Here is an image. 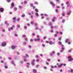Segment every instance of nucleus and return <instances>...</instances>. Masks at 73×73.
<instances>
[{"label":"nucleus","mask_w":73,"mask_h":73,"mask_svg":"<svg viewBox=\"0 0 73 73\" xmlns=\"http://www.w3.org/2000/svg\"><path fill=\"white\" fill-rule=\"evenodd\" d=\"M68 61H69V62H71L72 61H73V59L72 58V57L70 56H69L68 57Z\"/></svg>","instance_id":"obj_1"},{"label":"nucleus","mask_w":73,"mask_h":73,"mask_svg":"<svg viewBox=\"0 0 73 73\" xmlns=\"http://www.w3.org/2000/svg\"><path fill=\"white\" fill-rule=\"evenodd\" d=\"M1 45L2 46H5V45H6V43H5V42H3L2 43Z\"/></svg>","instance_id":"obj_2"},{"label":"nucleus","mask_w":73,"mask_h":73,"mask_svg":"<svg viewBox=\"0 0 73 73\" xmlns=\"http://www.w3.org/2000/svg\"><path fill=\"white\" fill-rule=\"evenodd\" d=\"M0 12H4V9L2 8H0Z\"/></svg>","instance_id":"obj_3"},{"label":"nucleus","mask_w":73,"mask_h":73,"mask_svg":"<svg viewBox=\"0 0 73 73\" xmlns=\"http://www.w3.org/2000/svg\"><path fill=\"white\" fill-rule=\"evenodd\" d=\"M16 17H14L13 18V22H15L16 21Z\"/></svg>","instance_id":"obj_4"},{"label":"nucleus","mask_w":73,"mask_h":73,"mask_svg":"<svg viewBox=\"0 0 73 73\" xmlns=\"http://www.w3.org/2000/svg\"><path fill=\"white\" fill-rule=\"evenodd\" d=\"M62 65H64V64H61L59 65L58 66V68H61Z\"/></svg>","instance_id":"obj_5"},{"label":"nucleus","mask_w":73,"mask_h":73,"mask_svg":"<svg viewBox=\"0 0 73 73\" xmlns=\"http://www.w3.org/2000/svg\"><path fill=\"white\" fill-rule=\"evenodd\" d=\"M16 48V46H14L13 45H12L11 46V48L12 49H15Z\"/></svg>","instance_id":"obj_6"},{"label":"nucleus","mask_w":73,"mask_h":73,"mask_svg":"<svg viewBox=\"0 0 73 73\" xmlns=\"http://www.w3.org/2000/svg\"><path fill=\"white\" fill-rule=\"evenodd\" d=\"M33 72L34 73H37V71L35 69H34L33 70Z\"/></svg>","instance_id":"obj_7"},{"label":"nucleus","mask_w":73,"mask_h":73,"mask_svg":"<svg viewBox=\"0 0 73 73\" xmlns=\"http://www.w3.org/2000/svg\"><path fill=\"white\" fill-rule=\"evenodd\" d=\"M50 4H52V6H53V7H54V6H55V5H54V4L53 3V2H51L50 3Z\"/></svg>","instance_id":"obj_8"},{"label":"nucleus","mask_w":73,"mask_h":73,"mask_svg":"<svg viewBox=\"0 0 73 73\" xmlns=\"http://www.w3.org/2000/svg\"><path fill=\"white\" fill-rule=\"evenodd\" d=\"M11 6L12 7H13L15 6V4H14V3H12L11 4Z\"/></svg>","instance_id":"obj_9"},{"label":"nucleus","mask_w":73,"mask_h":73,"mask_svg":"<svg viewBox=\"0 0 73 73\" xmlns=\"http://www.w3.org/2000/svg\"><path fill=\"white\" fill-rule=\"evenodd\" d=\"M58 44H59V45H61V44H62V42H61V41H59L58 42Z\"/></svg>","instance_id":"obj_10"},{"label":"nucleus","mask_w":73,"mask_h":73,"mask_svg":"<svg viewBox=\"0 0 73 73\" xmlns=\"http://www.w3.org/2000/svg\"><path fill=\"white\" fill-rule=\"evenodd\" d=\"M49 44L50 45H52V44H53V42H52L50 41L49 42Z\"/></svg>","instance_id":"obj_11"},{"label":"nucleus","mask_w":73,"mask_h":73,"mask_svg":"<svg viewBox=\"0 0 73 73\" xmlns=\"http://www.w3.org/2000/svg\"><path fill=\"white\" fill-rule=\"evenodd\" d=\"M48 25H50V26H51L52 25V23L51 22H49V23H48Z\"/></svg>","instance_id":"obj_12"},{"label":"nucleus","mask_w":73,"mask_h":73,"mask_svg":"<svg viewBox=\"0 0 73 73\" xmlns=\"http://www.w3.org/2000/svg\"><path fill=\"white\" fill-rule=\"evenodd\" d=\"M31 64L33 65H35V63L33 62H31Z\"/></svg>","instance_id":"obj_13"},{"label":"nucleus","mask_w":73,"mask_h":73,"mask_svg":"<svg viewBox=\"0 0 73 73\" xmlns=\"http://www.w3.org/2000/svg\"><path fill=\"white\" fill-rule=\"evenodd\" d=\"M30 7H33V4L32 3L30 4Z\"/></svg>","instance_id":"obj_14"},{"label":"nucleus","mask_w":73,"mask_h":73,"mask_svg":"<svg viewBox=\"0 0 73 73\" xmlns=\"http://www.w3.org/2000/svg\"><path fill=\"white\" fill-rule=\"evenodd\" d=\"M35 11L36 12H38V9H35Z\"/></svg>","instance_id":"obj_15"},{"label":"nucleus","mask_w":73,"mask_h":73,"mask_svg":"<svg viewBox=\"0 0 73 73\" xmlns=\"http://www.w3.org/2000/svg\"><path fill=\"white\" fill-rule=\"evenodd\" d=\"M68 41H69V39H66L65 41L66 42H67Z\"/></svg>","instance_id":"obj_16"},{"label":"nucleus","mask_w":73,"mask_h":73,"mask_svg":"<svg viewBox=\"0 0 73 73\" xmlns=\"http://www.w3.org/2000/svg\"><path fill=\"white\" fill-rule=\"evenodd\" d=\"M23 8V7L21 6H19V8H20V9H21Z\"/></svg>","instance_id":"obj_17"},{"label":"nucleus","mask_w":73,"mask_h":73,"mask_svg":"<svg viewBox=\"0 0 73 73\" xmlns=\"http://www.w3.org/2000/svg\"><path fill=\"white\" fill-rule=\"evenodd\" d=\"M23 37H26V35H22Z\"/></svg>","instance_id":"obj_18"},{"label":"nucleus","mask_w":73,"mask_h":73,"mask_svg":"<svg viewBox=\"0 0 73 73\" xmlns=\"http://www.w3.org/2000/svg\"><path fill=\"white\" fill-rule=\"evenodd\" d=\"M25 15L24 14H23L22 15V17H25Z\"/></svg>","instance_id":"obj_19"},{"label":"nucleus","mask_w":73,"mask_h":73,"mask_svg":"<svg viewBox=\"0 0 73 73\" xmlns=\"http://www.w3.org/2000/svg\"><path fill=\"white\" fill-rule=\"evenodd\" d=\"M70 72L72 73H73V70L72 69H71L70 70Z\"/></svg>","instance_id":"obj_20"},{"label":"nucleus","mask_w":73,"mask_h":73,"mask_svg":"<svg viewBox=\"0 0 73 73\" xmlns=\"http://www.w3.org/2000/svg\"><path fill=\"white\" fill-rule=\"evenodd\" d=\"M25 40L26 41H28V38H25Z\"/></svg>","instance_id":"obj_21"},{"label":"nucleus","mask_w":73,"mask_h":73,"mask_svg":"<svg viewBox=\"0 0 73 73\" xmlns=\"http://www.w3.org/2000/svg\"><path fill=\"white\" fill-rule=\"evenodd\" d=\"M35 27H37V23H35Z\"/></svg>","instance_id":"obj_22"},{"label":"nucleus","mask_w":73,"mask_h":73,"mask_svg":"<svg viewBox=\"0 0 73 73\" xmlns=\"http://www.w3.org/2000/svg\"><path fill=\"white\" fill-rule=\"evenodd\" d=\"M33 23H34V22H33V21H32L31 22V24H33Z\"/></svg>","instance_id":"obj_23"},{"label":"nucleus","mask_w":73,"mask_h":73,"mask_svg":"<svg viewBox=\"0 0 73 73\" xmlns=\"http://www.w3.org/2000/svg\"><path fill=\"white\" fill-rule=\"evenodd\" d=\"M17 21H20V19L19 18H17Z\"/></svg>","instance_id":"obj_24"},{"label":"nucleus","mask_w":73,"mask_h":73,"mask_svg":"<svg viewBox=\"0 0 73 73\" xmlns=\"http://www.w3.org/2000/svg\"><path fill=\"white\" fill-rule=\"evenodd\" d=\"M14 9L15 11H17V8L15 7L14 8Z\"/></svg>","instance_id":"obj_25"},{"label":"nucleus","mask_w":73,"mask_h":73,"mask_svg":"<svg viewBox=\"0 0 73 73\" xmlns=\"http://www.w3.org/2000/svg\"><path fill=\"white\" fill-rule=\"evenodd\" d=\"M55 11L56 12H58V10L57 9H56L55 10Z\"/></svg>","instance_id":"obj_26"},{"label":"nucleus","mask_w":73,"mask_h":73,"mask_svg":"<svg viewBox=\"0 0 73 73\" xmlns=\"http://www.w3.org/2000/svg\"><path fill=\"white\" fill-rule=\"evenodd\" d=\"M11 63L12 64H14V61H11Z\"/></svg>","instance_id":"obj_27"},{"label":"nucleus","mask_w":73,"mask_h":73,"mask_svg":"<svg viewBox=\"0 0 73 73\" xmlns=\"http://www.w3.org/2000/svg\"><path fill=\"white\" fill-rule=\"evenodd\" d=\"M40 38H38L37 39V41H40Z\"/></svg>","instance_id":"obj_28"},{"label":"nucleus","mask_w":73,"mask_h":73,"mask_svg":"<svg viewBox=\"0 0 73 73\" xmlns=\"http://www.w3.org/2000/svg\"><path fill=\"white\" fill-rule=\"evenodd\" d=\"M67 7H70V4H68V5H67Z\"/></svg>","instance_id":"obj_29"},{"label":"nucleus","mask_w":73,"mask_h":73,"mask_svg":"<svg viewBox=\"0 0 73 73\" xmlns=\"http://www.w3.org/2000/svg\"><path fill=\"white\" fill-rule=\"evenodd\" d=\"M24 3H25V4H27V1H24Z\"/></svg>","instance_id":"obj_30"},{"label":"nucleus","mask_w":73,"mask_h":73,"mask_svg":"<svg viewBox=\"0 0 73 73\" xmlns=\"http://www.w3.org/2000/svg\"><path fill=\"white\" fill-rule=\"evenodd\" d=\"M36 16H38V13H36Z\"/></svg>","instance_id":"obj_31"},{"label":"nucleus","mask_w":73,"mask_h":73,"mask_svg":"<svg viewBox=\"0 0 73 73\" xmlns=\"http://www.w3.org/2000/svg\"><path fill=\"white\" fill-rule=\"evenodd\" d=\"M5 68H6V69H7V68H8V66H5Z\"/></svg>","instance_id":"obj_32"},{"label":"nucleus","mask_w":73,"mask_h":73,"mask_svg":"<svg viewBox=\"0 0 73 73\" xmlns=\"http://www.w3.org/2000/svg\"><path fill=\"white\" fill-rule=\"evenodd\" d=\"M25 56L26 57H29V56H28V55L27 54H26Z\"/></svg>","instance_id":"obj_33"},{"label":"nucleus","mask_w":73,"mask_h":73,"mask_svg":"<svg viewBox=\"0 0 73 73\" xmlns=\"http://www.w3.org/2000/svg\"><path fill=\"white\" fill-rule=\"evenodd\" d=\"M66 4H69V2L67 1L66 3Z\"/></svg>","instance_id":"obj_34"},{"label":"nucleus","mask_w":73,"mask_h":73,"mask_svg":"<svg viewBox=\"0 0 73 73\" xmlns=\"http://www.w3.org/2000/svg\"><path fill=\"white\" fill-rule=\"evenodd\" d=\"M52 54H55V52L53 51L52 52Z\"/></svg>","instance_id":"obj_35"},{"label":"nucleus","mask_w":73,"mask_h":73,"mask_svg":"<svg viewBox=\"0 0 73 73\" xmlns=\"http://www.w3.org/2000/svg\"><path fill=\"white\" fill-rule=\"evenodd\" d=\"M44 68L45 69H47V67H46L44 66Z\"/></svg>","instance_id":"obj_36"},{"label":"nucleus","mask_w":73,"mask_h":73,"mask_svg":"<svg viewBox=\"0 0 73 73\" xmlns=\"http://www.w3.org/2000/svg\"><path fill=\"white\" fill-rule=\"evenodd\" d=\"M39 66V65H37L36 66V68H38V67Z\"/></svg>","instance_id":"obj_37"},{"label":"nucleus","mask_w":73,"mask_h":73,"mask_svg":"<svg viewBox=\"0 0 73 73\" xmlns=\"http://www.w3.org/2000/svg\"><path fill=\"white\" fill-rule=\"evenodd\" d=\"M30 41L31 42H32V41H33V40L32 39H30Z\"/></svg>","instance_id":"obj_38"},{"label":"nucleus","mask_w":73,"mask_h":73,"mask_svg":"<svg viewBox=\"0 0 73 73\" xmlns=\"http://www.w3.org/2000/svg\"><path fill=\"white\" fill-rule=\"evenodd\" d=\"M72 49H71L70 50L68 51V52H71V51H72Z\"/></svg>","instance_id":"obj_39"},{"label":"nucleus","mask_w":73,"mask_h":73,"mask_svg":"<svg viewBox=\"0 0 73 73\" xmlns=\"http://www.w3.org/2000/svg\"><path fill=\"white\" fill-rule=\"evenodd\" d=\"M46 36H44L43 38V39H46Z\"/></svg>","instance_id":"obj_40"},{"label":"nucleus","mask_w":73,"mask_h":73,"mask_svg":"<svg viewBox=\"0 0 73 73\" xmlns=\"http://www.w3.org/2000/svg\"><path fill=\"white\" fill-rule=\"evenodd\" d=\"M58 40H59V41H61V38H59Z\"/></svg>","instance_id":"obj_41"},{"label":"nucleus","mask_w":73,"mask_h":73,"mask_svg":"<svg viewBox=\"0 0 73 73\" xmlns=\"http://www.w3.org/2000/svg\"><path fill=\"white\" fill-rule=\"evenodd\" d=\"M29 48H31L32 47L30 45H29Z\"/></svg>","instance_id":"obj_42"},{"label":"nucleus","mask_w":73,"mask_h":73,"mask_svg":"<svg viewBox=\"0 0 73 73\" xmlns=\"http://www.w3.org/2000/svg\"><path fill=\"white\" fill-rule=\"evenodd\" d=\"M35 57L36 58H38V55H36Z\"/></svg>","instance_id":"obj_43"},{"label":"nucleus","mask_w":73,"mask_h":73,"mask_svg":"<svg viewBox=\"0 0 73 73\" xmlns=\"http://www.w3.org/2000/svg\"><path fill=\"white\" fill-rule=\"evenodd\" d=\"M35 41H37V39H34Z\"/></svg>","instance_id":"obj_44"},{"label":"nucleus","mask_w":73,"mask_h":73,"mask_svg":"<svg viewBox=\"0 0 73 73\" xmlns=\"http://www.w3.org/2000/svg\"><path fill=\"white\" fill-rule=\"evenodd\" d=\"M65 22V20H62V23H64Z\"/></svg>","instance_id":"obj_45"},{"label":"nucleus","mask_w":73,"mask_h":73,"mask_svg":"<svg viewBox=\"0 0 73 73\" xmlns=\"http://www.w3.org/2000/svg\"><path fill=\"white\" fill-rule=\"evenodd\" d=\"M57 34H54V37H56V36H57Z\"/></svg>","instance_id":"obj_46"},{"label":"nucleus","mask_w":73,"mask_h":73,"mask_svg":"<svg viewBox=\"0 0 73 73\" xmlns=\"http://www.w3.org/2000/svg\"><path fill=\"white\" fill-rule=\"evenodd\" d=\"M62 50H64V49H65V48L64 47H62Z\"/></svg>","instance_id":"obj_47"},{"label":"nucleus","mask_w":73,"mask_h":73,"mask_svg":"<svg viewBox=\"0 0 73 73\" xmlns=\"http://www.w3.org/2000/svg\"><path fill=\"white\" fill-rule=\"evenodd\" d=\"M31 17L32 18H33V15H31Z\"/></svg>","instance_id":"obj_48"},{"label":"nucleus","mask_w":73,"mask_h":73,"mask_svg":"<svg viewBox=\"0 0 73 73\" xmlns=\"http://www.w3.org/2000/svg\"><path fill=\"white\" fill-rule=\"evenodd\" d=\"M47 60L48 61H50V59H48Z\"/></svg>","instance_id":"obj_49"},{"label":"nucleus","mask_w":73,"mask_h":73,"mask_svg":"<svg viewBox=\"0 0 73 73\" xmlns=\"http://www.w3.org/2000/svg\"><path fill=\"white\" fill-rule=\"evenodd\" d=\"M60 53H57V55H58V56H59V55H60Z\"/></svg>","instance_id":"obj_50"},{"label":"nucleus","mask_w":73,"mask_h":73,"mask_svg":"<svg viewBox=\"0 0 73 73\" xmlns=\"http://www.w3.org/2000/svg\"><path fill=\"white\" fill-rule=\"evenodd\" d=\"M56 1H57V2H58V3L60 2V0H56Z\"/></svg>","instance_id":"obj_51"},{"label":"nucleus","mask_w":73,"mask_h":73,"mask_svg":"<svg viewBox=\"0 0 73 73\" xmlns=\"http://www.w3.org/2000/svg\"><path fill=\"white\" fill-rule=\"evenodd\" d=\"M56 1H57V2H58V3L60 2V0H56Z\"/></svg>","instance_id":"obj_52"},{"label":"nucleus","mask_w":73,"mask_h":73,"mask_svg":"<svg viewBox=\"0 0 73 73\" xmlns=\"http://www.w3.org/2000/svg\"><path fill=\"white\" fill-rule=\"evenodd\" d=\"M1 63H4V61L3 60H1Z\"/></svg>","instance_id":"obj_53"},{"label":"nucleus","mask_w":73,"mask_h":73,"mask_svg":"<svg viewBox=\"0 0 73 73\" xmlns=\"http://www.w3.org/2000/svg\"><path fill=\"white\" fill-rule=\"evenodd\" d=\"M32 35H33V36H35V33H33Z\"/></svg>","instance_id":"obj_54"},{"label":"nucleus","mask_w":73,"mask_h":73,"mask_svg":"<svg viewBox=\"0 0 73 73\" xmlns=\"http://www.w3.org/2000/svg\"><path fill=\"white\" fill-rule=\"evenodd\" d=\"M27 65H30V63H29V62H28L27 63Z\"/></svg>","instance_id":"obj_55"},{"label":"nucleus","mask_w":73,"mask_h":73,"mask_svg":"<svg viewBox=\"0 0 73 73\" xmlns=\"http://www.w3.org/2000/svg\"><path fill=\"white\" fill-rule=\"evenodd\" d=\"M7 26H9V23H7Z\"/></svg>","instance_id":"obj_56"},{"label":"nucleus","mask_w":73,"mask_h":73,"mask_svg":"<svg viewBox=\"0 0 73 73\" xmlns=\"http://www.w3.org/2000/svg\"><path fill=\"white\" fill-rule=\"evenodd\" d=\"M50 28L51 29H53V26H51Z\"/></svg>","instance_id":"obj_57"},{"label":"nucleus","mask_w":73,"mask_h":73,"mask_svg":"<svg viewBox=\"0 0 73 73\" xmlns=\"http://www.w3.org/2000/svg\"><path fill=\"white\" fill-rule=\"evenodd\" d=\"M46 65H49V63H48V62H46Z\"/></svg>","instance_id":"obj_58"},{"label":"nucleus","mask_w":73,"mask_h":73,"mask_svg":"<svg viewBox=\"0 0 73 73\" xmlns=\"http://www.w3.org/2000/svg\"><path fill=\"white\" fill-rule=\"evenodd\" d=\"M36 62H38V61H39V60L38 59H37L36 60Z\"/></svg>","instance_id":"obj_59"},{"label":"nucleus","mask_w":73,"mask_h":73,"mask_svg":"<svg viewBox=\"0 0 73 73\" xmlns=\"http://www.w3.org/2000/svg\"><path fill=\"white\" fill-rule=\"evenodd\" d=\"M42 46H43V47H44V46H45V45L44 44H42Z\"/></svg>","instance_id":"obj_60"},{"label":"nucleus","mask_w":73,"mask_h":73,"mask_svg":"<svg viewBox=\"0 0 73 73\" xmlns=\"http://www.w3.org/2000/svg\"><path fill=\"white\" fill-rule=\"evenodd\" d=\"M68 44H69V45H70V42H68Z\"/></svg>","instance_id":"obj_61"},{"label":"nucleus","mask_w":73,"mask_h":73,"mask_svg":"<svg viewBox=\"0 0 73 73\" xmlns=\"http://www.w3.org/2000/svg\"><path fill=\"white\" fill-rule=\"evenodd\" d=\"M17 27L18 28H20V25H17Z\"/></svg>","instance_id":"obj_62"},{"label":"nucleus","mask_w":73,"mask_h":73,"mask_svg":"<svg viewBox=\"0 0 73 73\" xmlns=\"http://www.w3.org/2000/svg\"><path fill=\"white\" fill-rule=\"evenodd\" d=\"M15 36H17V34H15Z\"/></svg>","instance_id":"obj_63"},{"label":"nucleus","mask_w":73,"mask_h":73,"mask_svg":"<svg viewBox=\"0 0 73 73\" xmlns=\"http://www.w3.org/2000/svg\"><path fill=\"white\" fill-rule=\"evenodd\" d=\"M62 9H65V7H62Z\"/></svg>","instance_id":"obj_64"}]
</instances>
